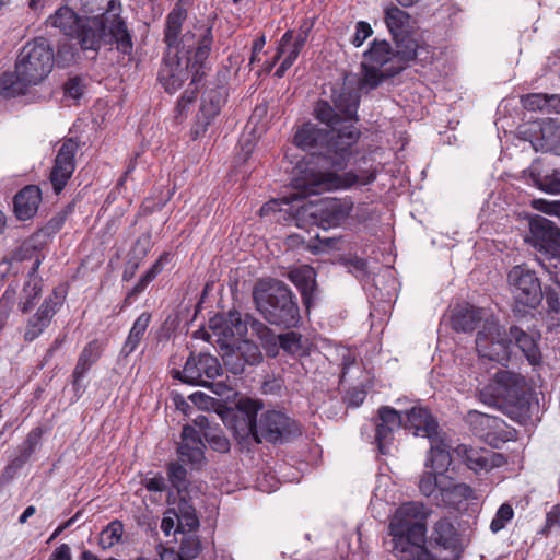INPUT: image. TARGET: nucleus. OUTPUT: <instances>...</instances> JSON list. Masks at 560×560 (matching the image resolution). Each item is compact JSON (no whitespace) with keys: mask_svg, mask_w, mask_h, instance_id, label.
Segmentation results:
<instances>
[{"mask_svg":"<svg viewBox=\"0 0 560 560\" xmlns=\"http://www.w3.org/2000/svg\"><path fill=\"white\" fill-rule=\"evenodd\" d=\"M331 101L334 106L326 100L316 102L313 116L328 129L319 128L308 121L304 122L294 133V144L310 151V161L299 164L291 185L296 190L295 198H306L311 195H319L324 191L348 188L353 185L365 186L376 179L375 170H363L360 172L349 171L338 175L328 171H315L311 164L323 168L343 170L353 148L361 137V130L357 126L359 121L358 108L360 94L346 84L332 89Z\"/></svg>","mask_w":560,"mask_h":560,"instance_id":"1","label":"nucleus"},{"mask_svg":"<svg viewBox=\"0 0 560 560\" xmlns=\"http://www.w3.org/2000/svg\"><path fill=\"white\" fill-rule=\"evenodd\" d=\"M182 50H166L158 73V80L165 92L172 94L191 77L190 85L199 83L209 70L212 50V27L195 25L182 35Z\"/></svg>","mask_w":560,"mask_h":560,"instance_id":"2","label":"nucleus"},{"mask_svg":"<svg viewBox=\"0 0 560 560\" xmlns=\"http://www.w3.org/2000/svg\"><path fill=\"white\" fill-rule=\"evenodd\" d=\"M262 404L252 398H241L232 411V425L235 433L242 438H252L257 444L264 440L272 443H283L301 434L298 422L279 410H267L257 420Z\"/></svg>","mask_w":560,"mask_h":560,"instance_id":"3","label":"nucleus"},{"mask_svg":"<svg viewBox=\"0 0 560 560\" xmlns=\"http://www.w3.org/2000/svg\"><path fill=\"white\" fill-rule=\"evenodd\" d=\"M513 343L530 365L538 366L542 363L538 339L516 325L505 330L495 319L488 318L485 319L476 336V349L479 355L501 365H506L510 361Z\"/></svg>","mask_w":560,"mask_h":560,"instance_id":"4","label":"nucleus"},{"mask_svg":"<svg viewBox=\"0 0 560 560\" xmlns=\"http://www.w3.org/2000/svg\"><path fill=\"white\" fill-rule=\"evenodd\" d=\"M430 510L420 502L402 503L389 521L392 552L399 560H433L425 547Z\"/></svg>","mask_w":560,"mask_h":560,"instance_id":"5","label":"nucleus"},{"mask_svg":"<svg viewBox=\"0 0 560 560\" xmlns=\"http://www.w3.org/2000/svg\"><path fill=\"white\" fill-rule=\"evenodd\" d=\"M54 50L44 37L26 43L19 52L14 72L0 77V95L10 98L25 94L30 86L43 82L51 72Z\"/></svg>","mask_w":560,"mask_h":560,"instance_id":"6","label":"nucleus"},{"mask_svg":"<svg viewBox=\"0 0 560 560\" xmlns=\"http://www.w3.org/2000/svg\"><path fill=\"white\" fill-rule=\"evenodd\" d=\"M253 299L261 316L282 329L296 328L301 322L296 295L283 281L271 279L256 287Z\"/></svg>","mask_w":560,"mask_h":560,"instance_id":"7","label":"nucleus"},{"mask_svg":"<svg viewBox=\"0 0 560 560\" xmlns=\"http://www.w3.org/2000/svg\"><path fill=\"white\" fill-rule=\"evenodd\" d=\"M83 51H91V59H96L102 47L109 46L124 55L130 56L133 50L132 33L126 21L105 22L100 18L81 19L72 36Z\"/></svg>","mask_w":560,"mask_h":560,"instance_id":"8","label":"nucleus"},{"mask_svg":"<svg viewBox=\"0 0 560 560\" xmlns=\"http://www.w3.org/2000/svg\"><path fill=\"white\" fill-rule=\"evenodd\" d=\"M529 234L525 241L537 252V260L551 276L560 275V228L539 214L528 220Z\"/></svg>","mask_w":560,"mask_h":560,"instance_id":"9","label":"nucleus"},{"mask_svg":"<svg viewBox=\"0 0 560 560\" xmlns=\"http://www.w3.org/2000/svg\"><path fill=\"white\" fill-rule=\"evenodd\" d=\"M480 400L489 406H506L524 413L529 408L527 382L521 374L499 371L494 375L493 384L480 392Z\"/></svg>","mask_w":560,"mask_h":560,"instance_id":"10","label":"nucleus"},{"mask_svg":"<svg viewBox=\"0 0 560 560\" xmlns=\"http://www.w3.org/2000/svg\"><path fill=\"white\" fill-rule=\"evenodd\" d=\"M385 23L397 46L399 58L404 61L416 59L419 46L412 37V18L406 11L392 5L385 10Z\"/></svg>","mask_w":560,"mask_h":560,"instance_id":"11","label":"nucleus"},{"mask_svg":"<svg viewBox=\"0 0 560 560\" xmlns=\"http://www.w3.org/2000/svg\"><path fill=\"white\" fill-rule=\"evenodd\" d=\"M353 210L349 198H324L303 208L302 215L310 219L311 224L323 230L342 225Z\"/></svg>","mask_w":560,"mask_h":560,"instance_id":"12","label":"nucleus"},{"mask_svg":"<svg viewBox=\"0 0 560 560\" xmlns=\"http://www.w3.org/2000/svg\"><path fill=\"white\" fill-rule=\"evenodd\" d=\"M222 366L218 358L209 353H190L184 369H173L171 375L184 384L210 387V380L221 375Z\"/></svg>","mask_w":560,"mask_h":560,"instance_id":"13","label":"nucleus"},{"mask_svg":"<svg viewBox=\"0 0 560 560\" xmlns=\"http://www.w3.org/2000/svg\"><path fill=\"white\" fill-rule=\"evenodd\" d=\"M509 282L516 305L535 310L544 299L541 282L536 272L523 266H515L509 272Z\"/></svg>","mask_w":560,"mask_h":560,"instance_id":"14","label":"nucleus"},{"mask_svg":"<svg viewBox=\"0 0 560 560\" xmlns=\"http://www.w3.org/2000/svg\"><path fill=\"white\" fill-rule=\"evenodd\" d=\"M228 91L223 85L207 86L201 94L199 109L190 129L192 140L203 137L225 104Z\"/></svg>","mask_w":560,"mask_h":560,"instance_id":"15","label":"nucleus"},{"mask_svg":"<svg viewBox=\"0 0 560 560\" xmlns=\"http://www.w3.org/2000/svg\"><path fill=\"white\" fill-rule=\"evenodd\" d=\"M78 151L79 142L75 138H66L61 141L49 173V182L56 195L65 189L72 177Z\"/></svg>","mask_w":560,"mask_h":560,"instance_id":"16","label":"nucleus"},{"mask_svg":"<svg viewBox=\"0 0 560 560\" xmlns=\"http://www.w3.org/2000/svg\"><path fill=\"white\" fill-rule=\"evenodd\" d=\"M249 314L243 315L236 310L217 314L209 322V327L218 337L217 342L221 349L229 348L233 339L243 338L248 331Z\"/></svg>","mask_w":560,"mask_h":560,"instance_id":"17","label":"nucleus"},{"mask_svg":"<svg viewBox=\"0 0 560 560\" xmlns=\"http://www.w3.org/2000/svg\"><path fill=\"white\" fill-rule=\"evenodd\" d=\"M222 350H224L222 355L224 366L234 375L243 374L246 366H257L264 360L259 346L249 339H243L236 345L231 343L229 348Z\"/></svg>","mask_w":560,"mask_h":560,"instance_id":"18","label":"nucleus"},{"mask_svg":"<svg viewBox=\"0 0 560 560\" xmlns=\"http://www.w3.org/2000/svg\"><path fill=\"white\" fill-rule=\"evenodd\" d=\"M453 453L466 465V467L475 472H488L489 470L501 467L506 463L503 454L497 453L485 447H474L466 444H458Z\"/></svg>","mask_w":560,"mask_h":560,"instance_id":"19","label":"nucleus"},{"mask_svg":"<svg viewBox=\"0 0 560 560\" xmlns=\"http://www.w3.org/2000/svg\"><path fill=\"white\" fill-rule=\"evenodd\" d=\"M63 300L65 293L57 288L44 300L37 312L27 320L23 335L26 342H32L44 332L63 303Z\"/></svg>","mask_w":560,"mask_h":560,"instance_id":"20","label":"nucleus"},{"mask_svg":"<svg viewBox=\"0 0 560 560\" xmlns=\"http://www.w3.org/2000/svg\"><path fill=\"white\" fill-rule=\"evenodd\" d=\"M466 422L475 435L483 439L494 447H498L499 442L510 440L511 432L502 430L505 423L501 418L470 410L466 416Z\"/></svg>","mask_w":560,"mask_h":560,"instance_id":"21","label":"nucleus"},{"mask_svg":"<svg viewBox=\"0 0 560 560\" xmlns=\"http://www.w3.org/2000/svg\"><path fill=\"white\" fill-rule=\"evenodd\" d=\"M375 425V443L381 454L389 453L394 442V433L402 427V416L390 406H381L373 419Z\"/></svg>","mask_w":560,"mask_h":560,"instance_id":"22","label":"nucleus"},{"mask_svg":"<svg viewBox=\"0 0 560 560\" xmlns=\"http://www.w3.org/2000/svg\"><path fill=\"white\" fill-rule=\"evenodd\" d=\"M205 448L206 445L199 432L190 425H185L182 432V442L177 448L179 460L199 469L206 460Z\"/></svg>","mask_w":560,"mask_h":560,"instance_id":"23","label":"nucleus"},{"mask_svg":"<svg viewBox=\"0 0 560 560\" xmlns=\"http://www.w3.org/2000/svg\"><path fill=\"white\" fill-rule=\"evenodd\" d=\"M192 0H177L174 8L170 11L165 20L164 26V43L166 50H182V30L183 24L187 20L188 8L191 5Z\"/></svg>","mask_w":560,"mask_h":560,"instance_id":"24","label":"nucleus"},{"mask_svg":"<svg viewBox=\"0 0 560 560\" xmlns=\"http://www.w3.org/2000/svg\"><path fill=\"white\" fill-rule=\"evenodd\" d=\"M429 542L433 547L450 551L455 558L464 551L462 536L447 517H442L434 524Z\"/></svg>","mask_w":560,"mask_h":560,"instance_id":"25","label":"nucleus"},{"mask_svg":"<svg viewBox=\"0 0 560 560\" xmlns=\"http://www.w3.org/2000/svg\"><path fill=\"white\" fill-rule=\"evenodd\" d=\"M528 172L537 188L548 194H560V168L553 167L546 159L534 160Z\"/></svg>","mask_w":560,"mask_h":560,"instance_id":"26","label":"nucleus"},{"mask_svg":"<svg viewBox=\"0 0 560 560\" xmlns=\"http://www.w3.org/2000/svg\"><path fill=\"white\" fill-rule=\"evenodd\" d=\"M402 427L412 430L415 435L435 439L441 434L439 423L432 417L427 408L415 406L406 411V420H402Z\"/></svg>","mask_w":560,"mask_h":560,"instance_id":"27","label":"nucleus"},{"mask_svg":"<svg viewBox=\"0 0 560 560\" xmlns=\"http://www.w3.org/2000/svg\"><path fill=\"white\" fill-rule=\"evenodd\" d=\"M474 489L463 482L456 483L453 478L446 477L441 485V492L434 495L436 505L458 509L459 505L474 498Z\"/></svg>","mask_w":560,"mask_h":560,"instance_id":"28","label":"nucleus"},{"mask_svg":"<svg viewBox=\"0 0 560 560\" xmlns=\"http://www.w3.org/2000/svg\"><path fill=\"white\" fill-rule=\"evenodd\" d=\"M482 310L469 303L458 304L451 312V327L457 332H472L483 320Z\"/></svg>","mask_w":560,"mask_h":560,"instance_id":"29","label":"nucleus"},{"mask_svg":"<svg viewBox=\"0 0 560 560\" xmlns=\"http://www.w3.org/2000/svg\"><path fill=\"white\" fill-rule=\"evenodd\" d=\"M288 279L295 284L304 304L310 307L318 291L315 269L308 265L300 266L289 271Z\"/></svg>","mask_w":560,"mask_h":560,"instance_id":"30","label":"nucleus"},{"mask_svg":"<svg viewBox=\"0 0 560 560\" xmlns=\"http://www.w3.org/2000/svg\"><path fill=\"white\" fill-rule=\"evenodd\" d=\"M42 202V190L36 185H27L22 188L13 199L14 213L19 220L25 221L33 218Z\"/></svg>","mask_w":560,"mask_h":560,"instance_id":"31","label":"nucleus"},{"mask_svg":"<svg viewBox=\"0 0 560 560\" xmlns=\"http://www.w3.org/2000/svg\"><path fill=\"white\" fill-rule=\"evenodd\" d=\"M81 11L108 23L126 21L121 16L122 7L119 0H81Z\"/></svg>","mask_w":560,"mask_h":560,"instance_id":"32","label":"nucleus"},{"mask_svg":"<svg viewBox=\"0 0 560 560\" xmlns=\"http://www.w3.org/2000/svg\"><path fill=\"white\" fill-rule=\"evenodd\" d=\"M404 68V65H392L390 67L382 70V68L362 62L359 90L368 93L369 91L378 88L384 80L399 74Z\"/></svg>","mask_w":560,"mask_h":560,"instance_id":"33","label":"nucleus"},{"mask_svg":"<svg viewBox=\"0 0 560 560\" xmlns=\"http://www.w3.org/2000/svg\"><path fill=\"white\" fill-rule=\"evenodd\" d=\"M172 259L170 252H163L153 265L141 276L138 282L127 292L124 306L132 304L145 291L148 285L163 271L165 265Z\"/></svg>","mask_w":560,"mask_h":560,"instance_id":"34","label":"nucleus"},{"mask_svg":"<svg viewBox=\"0 0 560 560\" xmlns=\"http://www.w3.org/2000/svg\"><path fill=\"white\" fill-rule=\"evenodd\" d=\"M365 63L383 68L389 62L397 61L398 65H405L408 61H404L397 55V46L395 49L392 48L387 40L374 39L371 43L370 49L364 52Z\"/></svg>","mask_w":560,"mask_h":560,"instance_id":"35","label":"nucleus"},{"mask_svg":"<svg viewBox=\"0 0 560 560\" xmlns=\"http://www.w3.org/2000/svg\"><path fill=\"white\" fill-rule=\"evenodd\" d=\"M530 143L536 151L551 152L558 155L560 152V125L551 120L545 122L533 136Z\"/></svg>","mask_w":560,"mask_h":560,"instance_id":"36","label":"nucleus"},{"mask_svg":"<svg viewBox=\"0 0 560 560\" xmlns=\"http://www.w3.org/2000/svg\"><path fill=\"white\" fill-rule=\"evenodd\" d=\"M149 312L141 313L133 322L129 334L120 349L118 362L126 360L140 345L151 322Z\"/></svg>","mask_w":560,"mask_h":560,"instance_id":"37","label":"nucleus"},{"mask_svg":"<svg viewBox=\"0 0 560 560\" xmlns=\"http://www.w3.org/2000/svg\"><path fill=\"white\" fill-rule=\"evenodd\" d=\"M429 456L425 460V467L432 468L435 472H442L447 469L452 462L450 446L446 439L439 434L435 439H431Z\"/></svg>","mask_w":560,"mask_h":560,"instance_id":"38","label":"nucleus"},{"mask_svg":"<svg viewBox=\"0 0 560 560\" xmlns=\"http://www.w3.org/2000/svg\"><path fill=\"white\" fill-rule=\"evenodd\" d=\"M42 435V427H36L28 432L26 439L18 448V455L5 467V472H9L12 469H20L30 459L39 444Z\"/></svg>","mask_w":560,"mask_h":560,"instance_id":"39","label":"nucleus"},{"mask_svg":"<svg viewBox=\"0 0 560 560\" xmlns=\"http://www.w3.org/2000/svg\"><path fill=\"white\" fill-rule=\"evenodd\" d=\"M177 515V526L174 534L182 533L185 535L187 533L195 532L199 527L200 523L195 508L184 499L178 503Z\"/></svg>","mask_w":560,"mask_h":560,"instance_id":"40","label":"nucleus"},{"mask_svg":"<svg viewBox=\"0 0 560 560\" xmlns=\"http://www.w3.org/2000/svg\"><path fill=\"white\" fill-rule=\"evenodd\" d=\"M80 21L81 18L68 7L60 8L48 19L51 26L60 28L68 36H73L74 30Z\"/></svg>","mask_w":560,"mask_h":560,"instance_id":"41","label":"nucleus"},{"mask_svg":"<svg viewBox=\"0 0 560 560\" xmlns=\"http://www.w3.org/2000/svg\"><path fill=\"white\" fill-rule=\"evenodd\" d=\"M447 476L443 472H424L419 480V490L425 497H431L441 492V485Z\"/></svg>","mask_w":560,"mask_h":560,"instance_id":"42","label":"nucleus"},{"mask_svg":"<svg viewBox=\"0 0 560 560\" xmlns=\"http://www.w3.org/2000/svg\"><path fill=\"white\" fill-rule=\"evenodd\" d=\"M23 300H21L19 306L22 313H28L33 310L37 299L42 293V284L37 279L28 280L23 288Z\"/></svg>","mask_w":560,"mask_h":560,"instance_id":"43","label":"nucleus"},{"mask_svg":"<svg viewBox=\"0 0 560 560\" xmlns=\"http://www.w3.org/2000/svg\"><path fill=\"white\" fill-rule=\"evenodd\" d=\"M281 349L291 355H304L305 349L302 345V335L296 331L280 334Z\"/></svg>","mask_w":560,"mask_h":560,"instance_id":"44","label":"nucleus"},{"mask_svg":"<svg viewBox=\"0 0 560 560\" xmlns=\"http://www.w3.org/2000/svg\"><path fill=\"white\" fill-rule=\"evenodd\" d=\"M124 533V525L120 521L110 522L100 534V545L102 548H110L116 545Z\"/></svg>","mask_w":560,"mask_h":560,"instance_id":"45","label":"nucleus"},{"mask_svg":"<svg viewBox=\"0 0 560 560\" xmlns=\"http://www.w3.org/2000/svg\"><path fill=\"white\" fill-rule=\"evenodd\" d=\"M167 476L172 486L177 490L180 494L183 491L187 490L188 480H187V470L179 463H171L167 466Z\"/></svg>","mask_w":560,"mask_h":560,"instance_id":"46","label":"nucleus"},{"mask_svg":"<svg viewBox=\"0 0 560 560\" xmlns=\"http://www.w3.org/2000/svg\"><path fill=\"white\" fill-rule=\"evenodd\" d=\"M202 550L201 542L197 536L184 535L179 546L180 560L196 559Z\"/></svg>","mask_w":560,"mask_h":560,"instance_id":"47","label":"nucleus"},{"mask_svg":"<svg viewBox=\"0 0 560 560\" xmlns=\"http://www.w3.org/2000/svg\"><path fill=\"white\" fill-rule=\"evenodd\" d=\"M151 247H152L151 232H145V233L141 234L135 241L127 257H131V258H135L136 260L142 261L148 256Z\"/></svg>","mask_w":560,"mask_h":560,"instance_id":"48","label":"nucleus"},{"mask_svg":"<svg viewBox=\"0 0 560 560\" xmlns=\"http://www.w3.org/2000/svg\"><path fill=\"white\" fill-rule=\"evenodd\" d=\"M513 516L514 510L512 505L510 503L501 504L490 523L491 532L495 534L502 530Z\"/></svg>","mask_w":560,"mask_h":560,"instance_id":"49","label":"nucleus"},{"mask_svg":"<svg viewBox=\"0 0 560 560\" xmlns=\"http://www.w3.org/2000/svg\"><path fill=\"white\" fill-rule=\"evenodd\" d=\"M103 351V342L93 339L84 346L78 359L93 366L101 359Z\"/></svg>","mask_w":560,"mask_h":560,"instance_id":"50","label":"nucleus"},{"mask_svg":"<svg viewBox=\"0 0 560 560\" xmlns=\"http://www.w3.org/2000/svg\"><path fill=\"white\" fill-rule=\"evenodd\" d=\"M203 438L211 450L219 453H228L230 451V440L223 433L207 431L203 433Z\"/></svg>","mask_w":560,"mask_h":560,"instance_id":"51","label":"nucleus"},{"mask_svg":"<svg viewBox=\"0 0 560 560\" xmlns=\"http://www.w3.org/2000/svg\"><path fill=\"white\" fill-rule=\"evenodd\" d=\"M197 92H198V83L192 84V85L189 84V88L183 92V94H182L180 98L178 100L177 105L175 107L176 119H179L180 117H183L186 114V108L189 104H191L196 100Z\"/></svg>","mask_w":560,"mask_h":560,"instance_id":"52","label":"nucleus"},{"mask_svg":"<svg viewBox=\"0 0 560 560\" xmlns=\"http://www.w3.org/2000/svg\"><path fill=\"white\" fill-rule=\"evenodd\" d=\"M547 94L533 93L522 96V104L527 110H541L546 109Z\"/></svg>","mask_w":560,"mask_h":560,"instance_id":"53","label":"nucleus"},{"mask_svg":"<svg viewBox=\"0 0 560 560\" xmlns=\"http://www.w3.org/2000/svg\"><path fill=\"white\" fill-rule=\"evenodd\" d=\"M259 340L268 357L276 358L279 354V349L281 348L280 335H276L273 331H271L268 335L261 337Z\"/></svg>","mask_w":560,"mask_h":560,"instance_id":"54","label":"nucleus"},{"mask_svg":"<svg viewBox=\"0 0 560 560\" xmlns=\"http://www.w3.org/2000/svg\"><path fill=\"white\" fill-rule=\"evenodd\" d=\"M366 397V390L363 387H352L343 396V402L347 407L357 408L361 406Z\"/></svg>","mask_w":560,"mask_h":560,"instance_id":"55","label":"nucleus"},{"mask_svg":"<svg viewBox=\"0 0 560 560\" xmlns=\"http://www.w3.org/2000/svg\"><path fill=\"white\" fill-rule=\"evenodd\" d=\"M292 38H293L292 30L287 31L282 35V37L279 42V45L277 47V51H276L273 59L270 62H268V65L266 67L267 71H270L275 67V65L282 58L283 54L287 51V46L289 44H291Z\"/></svg>","mask_w":560,"mask_h":560,"instance_id":"56","label":"nucleus"},{"mask_svg":"<svg viewBox=\"0 0 560 560\" xmlns=\"http://www.w3.org/2000/svg\"><path fill=\"white\" fill-rule=\"evenodd\" d=\"M373 33L371 25L368 22L360 21L355 25V34L351 40V43L355 47H360L366 38H369Z\"/></svg>","mask_w":560,"mask_h":560,"instance_id":"57","label":"nucleus"},{"mask_svg":"<svg viewBox=\"0 0 560 560\" xmlns=\"http://www.w3.org/2000/svg\"><path fill=\"white\" fill-rule=\"evenodd\" d=\"M177 510L174 508L167 509L161 522V529L165 536H170L175 532V523H177Z\"/></svg>","mask_w":560,"mask_h":560,"instance_id":"58","label":"nucleus"},{"mask_svg":"<svg viewBox=\"0 0 560 560\" xmlns=\"http://www.w3.org/2000/svg\"><path fill=\"white\" fill-rule=\"evenodd\" d=\"M92 365L78 359L75 368L72 372V386L75 393L81 390V380L86 375Z\"/></svg>","mask_w":560,"mask_h":560,"instance_id":"59","label":"nucleus"},{"mask_svg":"<svg viewBox=\"0 0 560 560\" xmlns=\"http://www.w3.org/2000/svg\"><path fill=\"white\" fill-rule=\"evenodd\" d=\"M65 94L72 98H79L83 93V85L79 77L68 79L63 86Z\"/></svg>","mask_w":560,"mask_h":560,"instance_id":"60","label":"nucleus"},{"mask_svg":"<svg viewBox=\"0 0 560 560\" xmlns=\"http://www.w3.org/2000/svg\"><path fill=\"white\" fill-rule=\"evenodd\" d=\"M143 485L147 490L152 492H163L166 489L165 479L161 475H156L151 478H145Z\"/></svg>","mask_w":560,"mask_h":560,"instance_id":"61","label":"nucleus"},{"mask_svg":"<svg viewBox=\"0 0 560 560\" xmlns=\"http://www.w3.org/2000/svg\"><path fill=\"white\" fill-rule=\"evenodd\" d=\"M140 265V260H136L135 258L128 257L124 267L121 280L125 282H129L135 277Z\"/></svg>","mask_w":560,"mask_h":560,"instance_id":"62","label":"nucleus"},{"mask_svg":"<svg viewBox=\"0 0 560 560\" xmlns=\"http://www.w3.org/2000/svg\"><path fill=\"white\" fill-rule=\"evenodd\" d=\"M248 327L252 328L253 334L255 336H257L258 339H261V337H264L272 331L266 324L254 318L250 314H249Z\"/></svg>","mask_w":560,"mask_h":560,"instance_id":"63","label":"nucleus"},{"mask_svg":"<svg viewBox=\"0 0 560 560\" xmlns=\"http://www.w3.org/2000/svg\"><path fill=\"white\" fill-rule=\"evenodd\" d=\"M48 560H72L70 547L67 544L60 545L49 556Z\"/></svg>","mask_w":560,"mask_h":560,"instance_id":"64","label":"nucleus"}]
</instances>
